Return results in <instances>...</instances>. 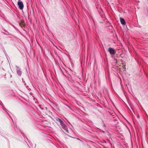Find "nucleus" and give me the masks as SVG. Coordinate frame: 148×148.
Returning <instances> with one entry per match:
<instances>
[{
  "mask_svg": "<svg viewBox=\"0 0 148 148\" xmlns=\"http://www.w3.org/2000/svg\"><path fill=\"white\" fill-rule=\"evenodd\" d=\"M57 120L60 123L61 125L64 123V122L60 118H57Z\"/></svg>",
  "mask_w": 148,
  "mask_h": 148,
  "instance_id": "423d86ee",
  "label": "nucleus"
},
{
  "mask_svg": "<svg viewBox=\"0 0 148 148\" xmlns=\"http://www.w3.org/2000/svg\"><path fill=\"white\" fill-rule=\"evenodd\" d=\"M57 120L60 123L61 125L64 123V122L60 118H57Z\"/></svg>",
  "mask_w": 148,
  "mask_h": 148,
  "instance_id": "0eeeda50",
  "label": "nucleus"
},
{
  "mask_svg": "<svg viewBox=\"0 0 148 148\" xmlns=\"http://www.w3.org/2000/svg\"><path fill=\"white\" fill-rule=\"evenodd\" d=\"M61 125L62 127L66 132L68 133V128L66 126V125L64 124V123Z\"/></svg>",
  "mask_w": 148,
  "mask_h": 148,
  "instance_id": "f03ea898",
  "label": "nucleus"
},
{
  "mask_svg": "<svg viewBox=\"0 0 148 148\" xmlns=\"http://www.w3.org/2000/svg\"><path fill=\"white\" fill-rule=\"evenodd\" d=\"M18 5L19 6V8L22 10L24 7V5L23 3L20 0H19L18 2Z\"/></svg>",
  "mask_w": 148,
  "mask_h": 148,
  "instance_id": "f257e3e1",
  "label": "nucleus"
},
{
  "mask_svg": "<svg viewBox=\"0 0 148 148\" xmlns=\"http://www.w3.org/2000/svg\"><path fill=\"white\" fill-rule=\"evenodd\" d=\"M120 21L122 24L124 25L125 24V22L124 19L120 18Z\"/></svg>",
  "mask_w": 148,
  "mask_h": 148,
  "instance_id": "39448f33",
  "label": "nucleus"
},
{
  "mask_svg": "<svg viewBox=\"0 0 148 148\" xmlns=\"http://www.w3.org/2000/svg\"><path fill=\"white\" fill-rule=\"evenodd\" d=\"M78 139L79 140H81L79 139V138H78Z\"/></svg>",
  "mask_w": 148,
  "mask_h": 148,
  "instance_id": "6e6552de",
  "label": "nucleus"
},
{
  "mask_svg": "<svg viewBox=\"0 0 148 148\" xmlns=\"http://www.w3.org/2000/svg\"><path fill=\"white\" fill-rule=\"evenodd\" d=\"M17 70V74L20 76L21 74V71L20 69L17 66H16Z\"/></svg>",
  "mask_w": 148,
  "mask_h": 148,
  "instance_id": "7ed1b4c3",
  "label": "nucleus"
},
{
  "mask_svg": "<svg viewBox=\"0 0 148 148\" xmlns=\"http://www.w3.org/2000/svg\"><path fill=\"white\" fill-rule=\"evenodd\" d=\"M108 51L111 54H114L115 53V51L112 48L108 49Z\"/></svg>",
  "mask_w": 148,
  "mask_h": 148,
  "instance_id": "20e7f679",
  "label": "nucleus"
}]
</instances>
